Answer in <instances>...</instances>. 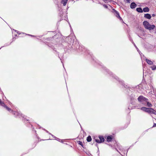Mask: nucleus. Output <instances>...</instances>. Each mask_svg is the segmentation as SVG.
Masks as SVG:
<instances>
[{
    "label": "nucleus",
    "instance_id": "obj_1",
    "mask_svg": "<svg viewBox=\"0 0 156 156\" xmlns=\"http://www.w3.org/2000/svg\"><path fill=\"white\" fill-rule=\"evenodd\" d=\"M143 24L145 28L149 30H153L155 27L154 25L150 24L149 22L147 21H144Z\"/></svg>",
    "mask_w": 156,
    "mask_h": 156
},
{
    "label": "nucleus",
    "instance_id": "obj_2",
    "mask_svg": "<svg viewBox=\"0 0 156 156\" xmlns=\"http://www.w3.org/2000/svg\"><path fill=\"white\" fill-rule=\"evenodd\" d=\"M112 12L114 14L115 16L120 20H122V18L120 16L119 12L114 9H113Z\"/></svg>",
    "mask_w": 156,
    "mask_h": 156
},
{
    "label": "nucleus",
    "instance_id": "obj_3",
    "mask_svg": "<svg viewBox=\"0 0 156 156\" xmlns=\"http://www.w3.org/2000/svg\"><path fill=\"white\" fill-rule=\"evenodd\" d=\"M138 101L141 103H142L143 101H144V100H146V98L145 97H144L143 96H140L138 97V98H137Z\"/></svg>",
    "mask_w": 156,
    "mask_h": 156
},
{
    "label": "nucleus",
    "instance_id": "obj_4",
    "mask_svg": "<svg viewBox=\"0 0 156 156\" xmlns=\"http://www.w3.org/2000/svg\"><path fill=\"white\" fill-rule=\"evenodd\" d=\"M13 114L16 116H18L20 117L22 116V114L18 112H13Z\"/></svg>",
    "mask_w": 156,
    "mask_h": 156
},
{
    "label": "nucleus",
    "instance_id": "obj_5",
    "mask_svg": "<svg viewBox=\"0 0 156 156\" xmlns=\"http://www.w3.org/2000/svg\"><path fill=\"white\" fill-rule=\"evenodd\" d=\"M144 17L150 20L151 17L150 14L147 13L144 14Z\"/></svg>",
    "mask_w": 156,
    "mask_h": 156
},
{
    "label": "nucleus",
    "instance_id": "obj_6",
    "mask_svg": "<svg viewBox=\"0 0 156 156\" xmlns=\"http://www.w3.org/2000/svg\"><path fill=\"white\" fill-rule=\"evenodd\" d=\"M136 4L135 2L131 3L130 7L132 9H134L136 6Z\"/></svg>",
    "mask_w": 156,
    "mask_h": 156
},
{
    "label": "nucleus",
    "instance_id": "obj_7",
    "mask_svg": "<svg viewBox=\"0 0 156 156\" xmlns=\"http://www.w3.org/2000/svg\"><path fill=\"white\" fill-rule=\"evenodd\" d=\"M146 61L147 62L149 65H152L153 64V62L152 61L147 59H146Z\"/></svg>",
    "mask_w": 156,
    "mask_h": 156
},
{
    "label": "nucleus",
    "instance_id": "obj_8",
    "mask_svg": "<svg viewBox=\"0 0 156 156\" xmlns=\"http://www.w3.org/2000/svg\"><path fill=\"white\" fill-rule=\"evenodd\" d=\"M68 0H62L61 2V4L64 6H65L68 2Z\"/></svg>",
    "mask_w": 156,
    "mask_h": 156
},
{
    "label": "nucleus",
    "instance_id": "obj_9",
    "mask_svg": "<svg viewBox=\"0 0 156 156\" xmlns=\"http://www.w3.org/2000/svg\"><path fill=\"white\" fill-rule=\"evenodd\" d=\"M134 97L135 95L133 94H132L130 96V99L132 102L134 101L135 100Z\"/></svg>",
    "mask_w": 156,
    "mask_h": 156
},
{
    "label": "nucleus",
    "instance_id": "obj_10",
    "mask_svg": "<svg viewBox=\"0 0 156 156\" xmlns=\"http://www.w3.org/2000/svg\"><path fill=\"white\" fill-rule=\"evenodd\" d=\"M100 139L101 143L103 142L104 141V139L103 136H99L98 137Z\"/></svg>",
    "mask_w": 156,
    "mask_h": 156
},
{
    "label": "nucleus",
    "instance_id": "obj_11",
    "mask_svg": "<svg viewBox=\"0 0 156 156\" xmlns=\"http://www.w3.org/2000/svg\"><path fill=\"white\" fill-rule=\"evenodd\" d=\"M148 101V99L146 98V100H144V101H143L142 103H141V104H143V105L144 106H146V104H147V102Z\"/></svg>",
    "mask_w": 156,
    "mask_h": 156
},
{
    "label": "nucleus",
    "instance_id": "obj_12",
    "mask_svg": "<svg viewBox=\"0 0 156 156\" xmlns=\"http://www.w3.org/2000/svg\"><path fill=\"white\" fill-rule=\"evenodd\" d=\"M143 11L144 12H148L149 11V9L148 7H146L144 8Z\"/></svg>",
    "mask_w": 156,
    "mask_h": 156
},
{
    "label": "nucleus",
    "instance_id": "obj_13",
    "mask_svg": "<svg viewBox=\"0 0 156 156\" xmlns=\"http://www.w3.org/2000/svg\"><path fill=\"white\" fill-rule=\"evenodd\" d=\"M136 11L139 12H142L143 11L141 8H137L136 9Z\"/></svg>",
    "mask_w": 156,
    "mask_h": 156
},
{
    "label": "nucleus",
    "instance_id": "obj_14",
    "mask_svg": "<svg viewBox=\"0 0 156 156\" xmlns=\"http://www.w3.org/2000/svg\"><path fill=\"white\" fill-rule=\"evenodd\" d=\"M112 138L111 136H108L107 137V141L108 142L112 141Z\"/></svg>",
    "mask_w": 156,
    "mask_h": 156
},
{
    "label": "nucleus",
    "instance_id": "obj_15",
    "mask_svg": "<svg viewBox=\"0 0 156 156\" xmlns=\"http://www.w3.org/2000/svg\"><path fill=\"white\" fill-rule=\"evenodd\" d=\"M152 108H148L147 109V112H148L149 113L151 114L152 111Z\"/></svg>",
    "mask_w": 156,
    "mask_h": 156
},
{
    "label": "nucleus",
    "instance_id": "obj_16",
    "mask_svg": "<svg viewBox=\"0 0 156 156\" xmlns=\"http://www.w3.org/2000/svg\"><path fill=\"white\" fill-rule=\"evenodd\" d=\"M4 107L9 112H10V111H11L12 112H13V111L12 110L11 108L8 107L6 105H5Z\"/></svg>",
    "mask_w": 156,
    "mask_h": 156
},
{
    "label": "nucleus",
    "instance_id": "obj_17",
    "mask_svg": "<svg viewBox=\"0 0 156 156\" xmlns=\"http://www.w3.org/2000/svg\"><path fill=\"white\" fill-rule=\"evenodd\" d=\"M116 77H114V78L116 80H118V81H119V82L122 84L123 86H124V85H123V82L122 81H120V80H119V78L117 77V76H115Z\"/></svg>",
    "mask_w": 156,
    "mask_h": 156
},
{
    "label": "nucleus",
    "instance_id": "obj_18",
    "mask_svg": "<svg viewBox=\"0 0 156 156\" xmlns=\"http://www.w3.org/2000/svg\"><path fill=\"white\" fill-rule=\"evenodd\" d=\"M92 139L91 137L90 136H89L87 138V142H90L91 140Z\"/></svg>",
    "mask_w": 156,
    "mask_h": 156
},
{
    "label": "nucleus",
    "instance_id": "obj_19",
    "mask_svg": "<svg viewBox=\"0 0 156 156\" xmlns=\"http://www.w3.org/2000/svg\"><path fill=\"white\" fill-rule=\"evenodd\" d=\"M147 108H146L145 107H142L141 108V109L142 111L146 112L147 110Z\"/></svg>",
    "mask_w": 156,
    "mask_h": 156
},
{
    "label": "nucleus",
    "instance_id": "obj_20",
    "mask_svg": "<svg viewBox=\"0 0 156 156\" xmlns=\"http://www.w3.org/2000/svg\"><path fill=\"white\" fill-rule=\"evenodd\" d=\"M0 105L4 107L5 106V103H4L0 99Z\"/></svg>",
    "mask_w": 156,
    "mask_h": 156
},
{
    "label": "nucleus",
    "instance_id": "obj_21",
    "mask_svg": "<svg viewBox=\"0 0 156 156\" xmlns=\"http://www.w3.org/2000/svg\"><path fill=\"white\" fill-rule=\"evenodd\" d=\"M146 106H147L148 107H151L152 106V105L148 101L147 102L146 104Z\"/></svg>",
    "mask_w": 156,
    "mask_h": 156
},
{
    "label": "nucleus",
    "instance_id": "obj_22",
    "mask_svg": "<svg viewBox=\"0 0 156 156\" xmlns=\"http://www.w3.org/2000/svg\"><path fill=\"white\" fill-rule=\"evenodd\" d=\"M151 68L152 70H155L156 69V66L154 65H153L151 67Z\"/></svg>",
    "mask_w": 156,
    "mask_h": 156
},
{
    "label": "nucleus",
    "instance_id": "obj_23",
    "mask_svg": "<svg viewBox=\"0 0 156 156\" xmlns=\"http://www.w3.org/2000/svg\"><path fill=\"white\" fill-rule=\"evenodd\" d=\"M151 111H152V112H151V114H154L156 115V111L154 110L153 108H152V110Z\"/></svg>",
    "mask_w": 156,
    "mask_h": 156
},
{
    "label": "nucleus",
    "instance_id": "obj_24",
    "mask_svg": "<svg viewBox=\"0 0 156 156\" xmlns=\"http://www.w3.org/2000/svg\"><path fill=\"white\" fill-rule=\"evenodd\" d=\"M77 142L79 145H81L83 147V143L82 142L80 141H78Z\"/></svg>",
    "mask_w": 156,
    "mask_h": 156
},
{
    "label": "nucleus",
    "instance_id": "obj_25",
    "mask_svg": "<svg viewBox=\"0 0 156 156\" xmlns=\"http://www.w3.org/2000/svg\"><path fill=\"white\" fill-rule=\"evenodd\" d=\"M95 140L96 142H97V143H101V142H100V139L99 138L98 139L97 138L96 139H95Z\"/></svg>",
    "mask_w": 156,
    "mask_h": 156
},
{
    "label": "nucleus",
    "instance_id": "obj_26",
    "mask_svg": "<svg viewBox=\"0 0 156 156\" xmlns=\"http://www.w3.org/2000/svg\"><path fill=\"white\" fill-rule=\"evenodd\" d=\"M106 71L110 75H112V73L111 72L109 71L108 70V69H106Z\"/></svg>",
    "mask_w": 156,
    "mask_h": 156
},
{
    "label": "nucleus",
    "instance_id": "obj_27",
    "mask_svg": "<svg viewBox=\"0 0 156 156\" xmlns=\"http://www.w3.org/2000/svg\"><path fill=\"white\" fill-rule=\"evenodd\" d=\"M55 139L60 142V140H61L60 139L58 138L57 137L55 138Z\"/></svg>",
    "mask_w": 156,
    "mask_h": 156
},
{
    "label": "nucleus",
    "instance_id": "obj_28",
    "mask_svg": "<svg viewBox=\"0 0 156 156\" xmlns=\"http://www.w3.org/2000/svg\"><path fill=\"white\" fill-rule=\"evenodd\" d=\"M49 134L51 135L55 139V138H56V137H55V136H54L52 134H51L50 133H49Z\"/></svg>",
    "mask_w": 156,
    "mask_h": 156
},
{
    "label": "nucleus",
    "instance_id": "obj_29",
    "mask_svg": "<svg viewBox=\"0 0 156 156\" xmlns=\"http://www.w3.org/2000/svg\"><path fill=\"white\" fill-rule=\"evenodd\" d=\"M103 6H104V7H105L106 8H108V6L104 4L103 5Z\"/></svg>",
    "mask_w": 156,
    "mask_h": 156
},
{
    "label": "nucleus",
    "instance_id": "obj_30",
    "mask_svg": "<svg viewBox=\"0 0 156 156\" xmlns=\"http://www.w3.org/2000/svg\"><path fill=\"white\" fill-rule=\"evenodd\" d=\"M126 2L127 3H130V0H126Z\"/></svg>",
    "mask_w": 156,
    "mask_h": 156
},
{
    "label": "nucleus",
    "instance_id": "obj_31",
    "mask_svg": "<svg viewBox=\"0 0 156 156\" xmlns=\"http://www.w3.org/2000/svg\"><path fill=\"white\" fill-rule=\"evenodd\" d=\"M117 146H118V147L119 148V149L120 150H121V148L122 147L121 146H119V145H117Z\"/></svg>",
    "mask_w": 156,
    "mask_h": 156
},
{
    "label": "nucleus",
    "instance_id": "obj_32",
    "mask_svg": "<svg viewBox=\"0 0 156 156\" xmlns=\"http://www.w3.org/2000/svg\"><path fill=\"white\" fill-rule=\"evenodd\" d=\"M156 127V123H154L152 127Z\"/></svg>",
    "mask_w": 156,
    "mask_h": 156
},
{
    "label": "nucleus",
    "instance_id": "obj_33",
    "mask_svg": "<svg viewBox=\"0 0 156 156\" xmlns=\"http://www.w3.org/2000/svg\"><path fill=\"white\" fill-rule=\"evenodd\" d=\"M28 35L29 36H31V37H34L35 36H34L32 35H30V34H28Z\"/></svg>",
    "mask_w": 156,
    "mask_h": 156
},
{
    "label": "nucleus",
    "instance_id": "obj_34",
    "mask_svg": "<svg viewBox=\"0 0 156 156\" xmlns=\"http://www.w3.org/2000/svg\"><path fill=\"white\" fill-rule=\"evenodd\" d=\"M152 16L153 17H154V16H155V14H152Z\"/></svg>",
    "mask_w": 156,
    "mask_h": 156
},
{
    "label": "nucleus",
    "instance_id": "obj_35",
    "mask_svg": "<svg viewBox=\"0 0 156 156\" xmlns=\"http://www.w3.org/2000/svg\"><path fill=\"white\" fill-rule=\"evenodd\" d=\"M44 130H45L47 133H49V132L47 130H45V129H44Z\"/></svg>",
    "mask_w": 156,
    "mask_h": 156
},
{
    "label": "nucleus",
    "instance_id": "obj_36",
    "mask_svg": "<svg viewBox=\"0 0 156 156\" xmlns=\"http://www.w3.org/2000/svg\"><path fill=\"white\" fill-rule=\"evenodd\" d=\"M82 48V47H81V46H80L79 47V49H80L81 48Z\"/></svg>",
    "mask_w": 156,
    "mask_h": 156
},
{
    "label": "nucleus",
    "instance_id": "obj_37",
    "mask_svg": "<svg viewBox=\"0 0 156 156\" xmlns=\"http://www.w3.org/2000/svg\"><path fill=\"white\" fill-rule=\"evenodd\" d=\"M134 46L135 47V48H136V49H137V48L136 46V45H135V44H134Z\"/></svg>",
    "mask_w": 156,
    "mask_h": 156
},
{
    "label": "nucleus",
    "instance_id": "obj_38",
    "mask_svg": "<svg viewBox=\"0 0 156 156\" xmlns=\"http://www.w3.org/2000/svg\"><path fill=\"white\" fill-rule=\"evenodd\" d=\"M134 46L135 47V48H136V49H137V48L136 46V45H135V44H134Z\"/></svg>",
    "mask_w": 156,
    "mask_h": 156
},
{
    "label": "nucleus",
    "instance_id": "obj_39",
    "mask_svg": "<svg viewBox=\"0 0 156 156\" xmlns=\"http://www.w3.org/2000/svg\"><path fill=\"white\" fill-rule=\"evenodd\" d=\"M134 46L135 47V48H136V49H137V48L136 46V45H135V44H134Z\"/></svg>",
    "mask_w": 156,
    "mask_h": 156
},
{
    "label": "nucleus",
    "instance_id": "obj_40",
    "mask_svg": "<svg viewBox=\"0 0 156 156\" xmlns=\"http://www.w3.org/2000/svg\"><path fill=\"white\" fill-rule=\"evenodd\" d=\"M134 46L135 47V48H136V49H137V48L136 46V45H135V44H134Z\"/></svg>",
    "mask_w": 156,
    "mask_h": 156
},
{
    "label": "nucleus",
    "instance_id": "obj_41",
    "mask_svg": "<svg viewBox=\"0 0 156 156\" xmlns=\"http://www.w3.org/2000/svg\"><path fill=\"white\" fill-rule=\"evenodd\" d=\"M137 51H139V49L138 48H137Z\"/></svg>",
    "mask_w": 156,
    "mask_h": 156
},
{
    "label": "nucleus",
    "instance_id": "obj_42",
    "mask_svg": "<svg viewBox=\"0 0 156 156\" xmlns=\"http://www.w3.org/2000/svg\"><path fill=\"white\" fill-rule=\"evenodd\" d=\"M70 27L71 28V25H70Z\"/></svg>",
    "mask_w": 156,
    "mask_h": 156
},
{
    "label": "nucleus",
    "instance_id": "obj_43",
    "mask_svg": "<svg viewBox=\"0 0 156 156\" xmlns=\"http://www.w3.org/2000/svg\"><path fill=\"white\" fill-rule=\"evenodd\" d=\"M151 87H152V88H153V89L154 90L153 87L152 86Z\"/></svg>",
    "mask_w": 156,
    "mask_h": 156
},
{
    "label": "nucleus",
    "instance_id": "obj_44",
    "mask_svg": "<svg viewBox=\"0 0 156 156\" xmlns=\"http://www.w3.org/2000/svg\"><path fill=\"white\" fill-rule=\"evenodd\" d=\"M19 32L18 31V32H17V33L19 34Z\"/></svg>",
    "mask_w": 156,
    "mask_h": 156
},
{
    "label": "nucleus",
    "instance_id": "obj_45",
    "mask_svg": "<svg viewBox=\"0 0 156 156\" xmlns=\"http://www.w3.org/2000/svg\"><path fill=\"white\" fill-rule=\"evenodd\" d=\"M11 44V43H10L8 45L10 44Z\"/></svg>",
    "mask_w": 156,
    "mask_h": 156
},
{
    "label": "nucleus",
    "instance_id": "obj_46",
    "mask_svg": "<svg viewBox=\"0 0 156 156\" xmlns=\"http://www.w3.org/2000/svg\"><path fill=\"white\" fill-rule=\"evenodd\" d=\"M103 1H104L105 0H103Z\"/></svg>",
    "mask_w": 156,
    "mask_h": 156
},
{
    "label": "nucleus",
    "instance_id": "obj_47",
    "mask_svg": "<svg viewBox=\"0 0 156 156\" xmlns=\"http://www.w3.org/2000/svg\"><path fill=\"white\" fill-rule=\"evenodd\" d=\"M1 49V48H0V49Z\"/></svg>",
    "mask_w": 156,
    "mask_h": 156
}]
</instances>
